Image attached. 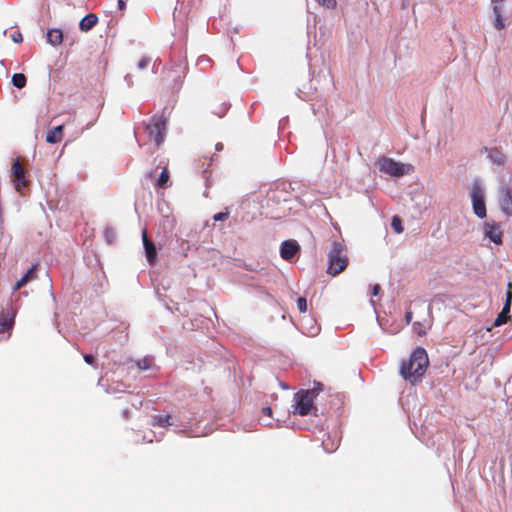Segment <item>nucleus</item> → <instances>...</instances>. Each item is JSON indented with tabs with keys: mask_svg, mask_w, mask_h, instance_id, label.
<instances>
[{
	"mask_svg": "<svg viewBox=\"0 0 512 512\" xmlns=\"http://www.w3.org/2000/svg\"><path fill=\"white\" fill-rule=\"evenodd\" d=\"M429 364L427 352L422 347L415 348L408 360H403L400 374L411 384L417 383L423 377Z\"/></svg>",
	"mask_w": 512,
	"mask_h": 512,
	"instance_id": "f257e3e1",
	"label": "nucleus"
},
{
	"mask_svg": "<svg viewBox=\"0 0 512 512\" xmlns=\"http://www.w3.org/2000/svg\"><path fill=\"white\" fill-rule=\"evenodd\" d=\"M348 265V257L345 253V245L339 241H333L327 254V273L332 276L340 274Z\"/></svg>",
	"mask_w": 512,
	"mask_h": 512,
	"instance_id": "f03ea898",
	"label": "nucleus"
},
{
	"mask_svg": "<svg viewBox=\"0 0 512 512\" xmlns=\"http://www.w3.org/2000/svg\"><path fill=\"white\" fill-rule=\"evenodd\" d=\"M297 96L307 102H310L311 110L316 116H323L328 112V108L323 102L322 95L318 92V89L309 85V90H305V86L303 88H299L297 91Z\"/></svg>",
	"mask_w": 512,
	"mask_h": 512,
	"instance_id": "7ed1b4c3",
	"label": "nucleus"
},
{
	"mask_svg": "<svg viewBox=\"0 0 512 512\" xmlns=\"http://www.w3.org/2000/svg\"><path fill=\"white\" fill-rule=\"evenodd\" d=\"M470 198L472 203L473 213L480 219L487 216V209L485 203L484 188L480 181L475 180L472 183L470 190Z\"/></svg>",
	"mask_w": 512,
	"mask_h": 512,
	"instance_id": "20e7f679",
	"label": "nucleus"
},
{
	"mask_svg": "<svg viewBox=\"0 0 512 512\" xmlns=\"http://www.w3.org/2000/svg\"><path fill=\"white\" fill-rule=\"evenodd\" d=\"M376 165L381 173L396 178L404 176L410 170V165L397 162L394 159L388 157L380 158L376 162Z\"/></svg>",
	"mask_w": 512,
	"mask_h": 512,
	"instance_id": "39448f33",
	"label": "nucleus"
},
{
	"mask_svg": "<svg viewBox=\"0 0 512 512\" xmlns=\"http://www.w3.org/2000/svg\"><path fill=\"white\" fill-rule=\"evenodd\" d=\"M149 137L154 139L157 146H160L166 134V119L163 116L154 115L146 126Z\"/></svg>",
	"mask_w": 512,
	"mask_h": 512,
	"instance_id": "423d86ee",
	"label": "nucleus"
},
{
	"mask_svg": "<svg viewBox=\"0 0 512 512\" xmlns=\"http://www.w3.org/2000/svg\"><path fill=\"white\" fill-rule=\"evenodd\" d=\"M313 391L300 390L294 394V401L296 403L295 413L300 416H307L313 408Z\"/></svg>",
	"mask_w": 512,
	"mask_h": 512,
	"instance_id": "0eeeda50",
	"label": "nucleus"
},
{
	"mask_svg": "<svg viewBox=\"0 0 512 512\" xmlns=\"http://www.w3.org/2000/svg\"><path fill=\"white\" fill-rule=\"evenodd\" d=\"M483 234L490 242L501 245L503 243V232L500 223L491 220L483 223Z\"/></svg>",
	"mask_w": 512,
	"mask_h": 512,
	"instance_id": "6e6552de",
	"label": "nucleus"
},
{
	"mask_svg": "<svg viewBox=\"0 0 512 512\" xmlns=\"http://www.w3.org/2000/svg\"><path fill=\"white\" fill-rule=\"evenodd\" d=\"M499 205L506 216H512V188L507 184L499 189Z\"/></svg>",
	"mask_w": 512,
	"mask_h": 512,
	"instance_id": "1a4fd4ad",
	"label": "nucleus"
},
{
	"mask_svg": "<svg viewBox=\"0 0 512 512\" xmlns=\"http://www.w3.org/2000/svg\"><path fill=\"white\" fill-rule=\"evenodd\" d=\"M300 252V245L296 240H285L280 245V256L286 261H291Z\"/></svg>",
	"mask_w": 512,
	"mask_h": 512,
	"instance_id": "9d476101",
	"label": "nucleus"
},
{
	"mask_svg": "<svg viewBox=\"0 0 512 512\" xmlns=\"http://www.w3.org/2000/svg\"><path fill=\"white\" fill-rule=\"evenodd\" d=\"M142 242L148 263L154 265L157 259V249L154 242L149 239L146 229L142 230Z\"/></svg>",
	"mask_w": 512,
	"mask_h": 512,
	"instance_id": "9b49d317",
	"label": "nucleus"
},
{
	"mask_svg": "<svg viewBox=\"0 0 512 512\" xmlns=\"http://www.w3.org/2000/svg\"><path fill=\"white\" fill-rule=\"evenodd\" d=\"M481 152L487 153V158L493 165L503 166L506 163L505 154L497 147L483 146Z\"/></svg>",
	"mask_w": 512,
	"mask_h": 512,
	"instance_id": "f8f14e48",
	"label": "nucleus"
},
{
	"mask_svg": "<svg viewBox=\"0 0 512 512\" xmlns=\"http://www.w3.org/2000/svg\"><path fill=\"white\" fill-rule=\"evenodd\" d=\"M493 3V14H494V27L497 30H502L505 28V22L502 16L501 6L503 4V0H492Z\"/></svg>",
	"mask_w": 512,
	"mask_h": 512,
	"instance_id": "ddd939ff",
	"label": "nucleus"
},
{
	"mask_svg": "<svg viewBox=\"0 0 512 512\" xmlns=\"http://www.w3.org/2000/svg\"><path fill=\"white\" fill-rule=\"evenodd\" d=\"M98 22L96 14L90 13L85 15L79 22V29L83 32L91 30Z\"/></svg>",
	"mask_w": 512,
	"mask_h": 512,
	"instance_id": "4468645a",
	"label": "nucleus"
},
{
	"mask_svg": "<svg viewBox=\"0 0 512 512\" xmlns=\"http://www.w3.org/2000/svg\"><path fill=\"white\" fill-rule=\"evenodd\" d=\"M46 38L52 46L60 45L63 41V32L61 29L51 28L47 31Z\"/></svg>",
	"mask_w": 512,
	"mask_h": 512,
	"instance_id": "2eb2a0df",
	"label": "nucleus"
},
{
	"mask_svg": "<svg viewBox=\"0 0 512 512\" xmlns=\"http://www.w3.org/2000/svg\"><path fill=\"white\" fill-rule=\"evenodd\" d=\"M62 131V125H58L53 129L49 130L46 135V141L50 144L59 143L62 140Z\"/></svg>",
	"mask_w": 512,
	"mask_h": 512,
	"instance_id": "dca6fc26",
	"label": "nucleus"
},
{
	"mask_svg": "<svg viewBox=\"0 0 512 512\" xmlns=\"http://www.w3.org/2000/svg\"><path fill=\"white\" fill-rule=\"evenodd\" d=\"M139 370L147 371L155 368L154 357L147 355L135 361Z\"/></svg>",
	"mask_w": 512,
	"mask_h": 512,
	"instance_id": "f3484780",
	"label": "nucleus"
},
{
	"mask_svg": "<svg viewBox=\"0 0 512 512\" xmlns=\"http://www.w3.org/2000/svg\"><path fill=\"white\" fill-rule=\"evenodd\" d=\"M152 426L168 427L173 425L172 417L170 415H155L151 420Z\"/></svg>",
	"mask_w": 512,
	"mask_h": 512,
	"instance_id": "a211bd4d",
	"label": "nucleus"
},
{
	"mask_svg": "<svg viewBox=\"0 0 512 512\" xmlns=\"http://www.w3.org/2000/svg\"><path fill=\"white\" fill-rule=\"evenodd\" d=\"M12 84L18 89L25 87L27 79L23 73H15L12 75Z\"/></svg>",
	"mask_w": 512,
	"mask_h": 512,
	"instance_id": "6ab92c4d",
	"label": "nucleus"
},
{
	"mask_svg": "<svg viewBox=\"0 0 512 512\" xmlns=\"http://www.w3.org/2000/svg\"><path fill=\"white\" fill-rule=\"evenodd\" d=\"M13 323V318L8 319L4 315H0V333H4L12 329Z\"/></svg>",
	"mask_w": 512,
	"mask_h": 512,
	"instance_id": "aec40b11",
	"label": "nucleus"
},
{
	"mask_svg": "<svg viewBox=\"0 0 512 512\" xmlns=\"http://www.w3.org/2000/svg\"><path fill=\"white\" fill-rule=\"evenodd\" d=\"M322 447L327 453H332L338 448V442L331 440L328 435L327 439L322 441Z\"/></svg>",
	"mask_w": 512,
	"mask_h": 512,
	"instance_id": "412c9836",
	"label": "nucleus"
},
{
	"mask_svg": "<svg viewBox=\"0 0 512 512\" xmlns=\"http://www.w3.org/2000/svg\"><path fill=\"white\" fill-rule=\"evenodd\" d=\"M168 182H169V173H168L167 168L164 167L157 179V186H159L160 188H165V187H167Z\"/></svg>",
	"mask_w": 512,
	"mask_h": 512,
	"instance_id": "4be33fe9",
	"label": "nucleus"
},
{
	"mask_svg": "<svg viewBox=\"0 0 512 512\" xmlns=\"http://www.w3.org/2000/svg\"><path fill=\"white\" fill-rule=\"evenodd\" d=\"M511 289V283L508 284V291L506 293V300H505V303L503 305V308H502V314H508L510 313V310H511V303H512V292L510 291Z\"/></svg>",
	"mask_w": 512,
	"mask_h": 512,
	"instance_id": "5701e85b",
	"label": "nucleus"
},
{
	"mask_svg": "<svg viewBox=\"0 0 512 512\" xmlns=\"http://www.w3.org/2000/svg\"><path fill=\"white\" fill-rule=\"evenodd\" d=\"M11 172L14 175V177L25 175V171L17 159L12 162Z\"/></svg>",
	"mask_w": 512,
	"mask_h": 512,
	"instance_id": "b1692460",
	"label": "nucleus"
},
{
	"mask_svg": "<svg viewBox=\"0 0 512 512\" xmlns=\"http://www.w3.org/2000/svg\"><path fill=\"white\" fill-rule=\"evenodd\" d=\"M104 238L108 244H112L116 238V232L112 227H106L104 230Z\"/></svg>",
	"mask_w": 512,
	"mask_h": 512,
	"instance_id": "393cba45",
	"label": "nucleus"
},
{
	"mask_svg": "<svg viewBox=\"0 0 512 512\" xmlns=\"http://www.w3.org/2000/svg\"><path fill=\"white\" fill-rule=\"evenodd\" d=\"M37 267V264H32L31 267L25 272V274L22 277L28 282L35 279Z\"/></svg>",
	"mask_w": 512,
	"mask_h": 512,
	"instance_id": "a878e982",
	"label": "nucleus"
},
{
	"mask_svg": "<svg viewBox=\"0 0 512 512\" xmlns=\"http://www.w3.org/2000/svg\"><path fill=\"white\" fill-rule=\"evenodd\" d=\"M162 225L165 230L172 231V229L175 226V220H174V218H171L170 216H163Z\"/></svg>",
	"mask_w": 512,
	"mask_h": 512,
	"instance_id": "bb28decb",
	"label": "nucleus"
},
{
	"mask_svg": "<svg viewBox=\"0 0 512 512\" xmlns=\"http://www.w3.org/2000/svg\"><path fill=\"white\" fill-rule=\"evenodd\" d=\"M391 226L397 233H401L403 231L402 221L398 216H394L392 218Z\"/></svg>",
	"mask_w": 512,
	"mask_h": 512,
	"instance_id": "cd10ccee",
	"label": "nucleus"
},
{
	"mask_svg": "<svg viewBox=\"0 0 512 512\" xmlns=\"http://www.w3.org/2000/svg\"><path fill=\"white\" fill-rule=\"evenodd\" d=\"M27 184V180L25 175H21L19 177H14V186L16 190H20L22 187H25Z\"/></svg>",
	"mask_w": 512,
	"mask_h": 512,
	"instance_id": "c85d7f7f",
	"label": "nucleus"
},
{
	"mask_svg": "<svg viewBox=\"0 0 512 512\" xmlns=\"http://www.w3.org/2000/svg\"><path fill=\"white\" fill-rule=\"evenodd\" d=\"M509 320V315L508 314H502V312L496 317V319L494 320V326L495 327H499L505 323H507V321Z\"/></svg>",
	"mask_w": 512,
	"mask_h": 512,
	"instance_id": "c756f323",
	"label": "nucleus"
},
{
	"mask_svg": "<svg viewBox=\"0 0 512 512\" xmlns=\"http://www.w3.org/2000/svg\"><path fill=\"white\" fill-rule=\"evenodd\" d=\"M191 248L197 249L198 247L196 246V244H190L185 239H181V249H182V252H183L184 256H187V252Z\"/></svg>",
	"mask_w": 512,
	"mask_h": 512,
	"instance_id": "7c9ffc66",
	"label": "nucleus"
},
{
	"mask_svg": "<svg viewBox=\"0 0 512 512\" xmlns=\"http://www.w3.org/2000/svg\"><path fill=\"white\" fill-rule=\"evenodd\" d=\"M297 308L301 313H304L307 311V301L305 297H299L297 299Z\"/></svg>",
	"mask_w": 512,
	"mask_h": 512,
	"instance_id": "2f4dec72",
	"label": "nucleus"
},
{
	"mask_svg": "<svg viewBox=\"0 0 512 512\" xmlns=\"http://www.w3.org/2000/svg\"><path fill=\"white\" fill-rule=\"evenodd\" d=\"M83 359L88 365L97 368L96 358L93 354H84Z\"/></svg>",
	"mask_w": 512,
	"mask_h": 512,
	"instance_id": "473e14b6",
	"label": "nucleus"
},
{
	"mask_svg": "<svg viewBox=\"0 0 512 512\" xmlns=\"http://www.w3.org/2000/svg\"><path fill=\"white\" fill-rule=\"evenodd\" d=\"M319 5L332 9L336 7V1L335 0H315Z\"/></svg>",
	"mask_w": 512,
	"mask_h": 512,
	"instance_id": "72a5a7b5",
	"label": "nucleus"
},
{
	"mask_svg": "<svg viewBox=\"0 0 512 512\" xmlns=\"http://www.w3.org/2000/svg\"><path fill=\"white\" fill-rule=\"evenodd\" d=\"M307 391H313V398L315 399L318 394L323 391V384L317 381H314V386L311 389H308Z\"/></svg>",
	"mask_w": 512,
	"mask_h": 512,
	"instance_id": "f704fd0d",
	"label": "nucleus"
},
{
	"mask_svg": "<svg viewBox=\"0 0 512 512\" xmlns=\"http://www.w3.org/2000/svg\"><path fill=\"white\" fill-rule=\"evenodd\" d=\"M149 63H150L149 57H142L137 64V68L139 70L145 69L149 65Z\"/></svg>",
	"mask_w": 512,
	"mask_h": 512,
	"instance_id": "c9c22d12",
	"label": "nucleus"
},
{
	"mask_svg": "<svg viewBox=\"0 0 512 512\" xmlns=\"http://www.w3.org/2000/svg\"><path fill=\"white\" fill-rule=\"evenodd\" d=\"M229 216V213L228 212H219V213H216L214 216H213V220L218 222V221H224L228 218Z\"/></svg>",
	"mask_w": 512,
	"mask_h": 512,
	"instance_id": "e433bc0d",
	"label": "nucleus"
},
{
	"mask_svg": "<svg viewBox=\"0 0 512 512\" xmlns=\"http://www.w3.org/2000/svg\"><path fill=\"white\" fill-rule=\"evenodd\" d=\"M11 39L14 43H21L23 41L22 34L20 32H14L11 34Z\"/></svg>",
	"mask_w": 512,
	"mask_h": 512,
	"instance_id": "4c0bfd02",
	"label": "nucleus"
},
{
	"mask_svg": "<svg viewBox=\"0 0 512 512\" xmlns=\"http://www.w3.org/2000/svg\"><path fill=\"white\" fill-rule=\"evenodd\" d=\"M153 437H154V432L153 431H150L149 433H145L142 437V442H146V443H152L153 442Z\"/></svg>",
	"mask_w": 512,
	"mask_h": 512,
	"instance_id": "58836bf2",
	"label": "nucleus"
},
{
	"mask_svg": "<svg viewBox=\"0 0 512 512\" xmlns=\"http://www.w3.org/2000/svg\"><path fill=\"white\" fill-rule=\"evenodd\" d=\"M229 106L226 103H222L221 107L219 108V111H215L214 113L218 115L219 117H222L226 111L228 110Z\"/></svg>",
	"mask_w": 512,
	"mask_h": 512,
	"instance_id": "ea45409f",
	"label": "nucleus"
},
{
	"mask_svg": "<svg viewBox=\"0 0 512 512\" xmlns=\"http://www.w3.org/2000/svg\"><path fill=\"white\" fill-rule=\"evenodd\" d=\"M28 283L23 277H21L13 286V290H18Z\"/></svg>",
	"mask_w": 512,
	"mask_h": 512,
	"instance_id": "a19ab883",
	"label": "nucleus"
},
{
	"mask_svg": "<svg viewBox=\"0 0 512 512\" xmlns=\"http://www.w3.org/2000/svg\"><path fill=\"white\" fill-rule=\"evenodd\" d=\"M28 283L23 277H21L13 286V290H18Z\"/></svg>",
	"mask_w": 512,
	"mask_h": 512,
	"instance_id": "79ce46f5",
	"label": "nucleus"
},
{
	"mask_svg": "<svg viewBox=\"0 0 512 512\" xmlns=\"http://www.w3.org/2000/svg\"><path fill=\"white\" fill-rule=\"evenodd\" d=\"M380 289H381V288H380V285H379V284H375V285L373 286V288H372V292H371V294H372L373 296H377V295L379 294V292H380Z\"/></svg>",
	"mask_w": 512,
	"mask_h": 512,
	"instance_id": "37998d69",
	"label": "nucleus"
},
{
	"mask_svg": "<svg viewBox=\"0 0 512 512\" xmlns=\"http://www.w3.org/2000/svg\"><path fill=\"white\" fill-rule=\"evenodd\" d=\"M124 80H125V82L127 83V85H128L129 87H131V86L133 85L132 75L127 74V75L124 77Z\"/></svg>",
	"mask_w": 512,
	"mask_h": 512,
	"instance_id": "c03bdc74",
	"label": "nucleus"
},
{
	"mask_svg": "<svg viewBox=\"0 0 512 512\" xmlns=\"http://www.w3.org/2000/svg\"><path fill=\"white\" fill-rule=\"evenodd\" d=\"M412 318H413V314L411 311H407L405 313V321L407 324H409L411 321H412Z\"/></svg>",
	"mask_w": 512,
	"mask_h": 512,
	"instance_id": "a18cd8bd",
	"label": "nucleus"
},
{
	"mask_svg": "<svg viewBox=\"0 0 512 512\" xmlns=\"http://www.w3.org/2000/svg\"><path fill=\"white\" fill-rule=\"evenodd\" d=\"M117 5L120 10H124L126 8V0H118Z\"/></svg>",
	"mask_w": 512,
	"mask_h": 512,
	"instance_id": "49530a36",
	"label": "nucleus"
},
{
	"mask_svg": "<svg viewBox=\"0 0 512 512\" xmlns=\"http://www.w3.org/2000/svg\"><path fill=\"white\" fill-rule=\"evenodd\" d=\"M262 412H263V414L270 416L272 413V409L270 407H263Z\"/></svg>",
	"mask_w": 512,
	"mask_h": 512,
	"instance_id": "de8ad7c7",
	"label": "nucleus"
},
{
	"mask_svg": "<svg viewBox=\"0 0 512 512\" xmlns=\"http://www.w3.org/2000/svg\"><path fill=\"white\" fill-rule=\"evenodd\" d=\"M132 405L134 407H140L142 405V400L141 399H136V401L132 402Z\"/></svg>",
	"mask_w": 512,
	"mask_h": 512,
	"instance_id": "09e8293b",
	"label": "nucleus"
},
{
	"mask_svg": "<svg viewBox=\"0 0 512 512\" xmlns=\"http://www.w3.org/2000/svg\"><path fill=\"white\" fill-rule=\"evenodd\" d=\"M210 59L207 58L206 56H201L199 59H198V64L202 63V62H209Z\"/></svg>",
	"mask_w": 512,
	"mask_h": 512,
	"instance_id": "8fccbe9b",
	"label": "nucleus"
},
{
	"mask_svg": "<svg viewBox=\"0 0 512 512\" xmlns=\"http://www.w3.org/2000/svg\"><path fill=\"white\" fill-rule=\"evenodd\" d=\"M413 326H414V328H415V330H416V331H417V330H421V329H422V328H421V326H422V325H421V323H420V322H415V323L413 324Z\"/></svg>",
	"mask_w": 512,
	"mask_h": 512,
	"instance_id": "3c124183",
	"label": "nucleus"
},
{
	"mask_svg": "<svg viewBox=\"0 0 512 512\" xmlns=\"http://www.w3.org/2000/svg\"><path fill=\"white\" fill-rule=\"evenodd\" d=\"M215 149H216L217 151H221V150H223V144H222V143H217V144L215 145Z\"/></svg>",
	"mask_w": 512,
	"mask_h": 512,
	"instance_id": "603ef678",
	"label": "nucleus"
},
{
	"mask_svg": "<svg viewBox=\"0 0 512 512\" xmlns=\"http://www.w3.org/2000/svg\"><path fill=\"white\" fill-rule=\"evenodd\" d=\"M417 334H418L419 336H422V335H424V334H425V331H424L423 329H421V330H417Z\"/></svg>",
	"mask_w": 512,
	"mask_h": 512,
	"instance_id": "864d4df0",
	"label": "nucleus"
},
{
	"mask_svg": "<svg viewBox=\"0 0 512 512\" xmlns=\"http://www.w3.org/2000/svg\"><path fill=\"white\" fill-rule=\"evenodd\" d=\"M280 386H281V387H282V389H284V390L289 389V386H288V385H285L284 383H280Z\"/></svg>",
	"mask_w": 512,
	"mask_h": 512,
	"instance_id": "5fc2aeb1",
	"label": "nucleus"
},
{
	"mask_svg": "<svg viewBox=\"0 0 512 512\" xmlns=\"http://www.w3.org/2000/svg\"><path fill=\"white\" fill-rule=\"evenodd\" d=\"M128 414H129V411H128L127 409H125V410L123 411V416H124L125 418H127V417H128Z\"/></svg>",
	"mask_w": 512,
	"mask_h": 512,
	"instance_id": "6e6d98bb",
	"label": "nucleus"
},
{
	"mask_svg": "<svg viewBox=\"0 0 512 512\" xmlns=\"http://www.w3.org/2000/svg\"><path fill=\"white\" fill-rule=\"evenodd\" d=\"M156 66V63H153L152 69L154 70Z\"/></svg>",
	"mask_w": 512,
	"mask_h": 512,
	"instance_id": "4d7b16f0",
	"label": "nucleus"
},
{
	"mask_svg": "<svg viewBox=\"0 0 512 512\" xmlns=\"http://www.w3.org/2000/svg\"><path fill=\"white\" fill-rule=\"evenodd\" d=\"M156 66V63H153L152 69L154 70Z\"/></svg>",
	"mask_w": 512,
	"mask_h": 512,
	"instance_id": "13d9d810",
	"label": "nucleus"
}]
</instances>
